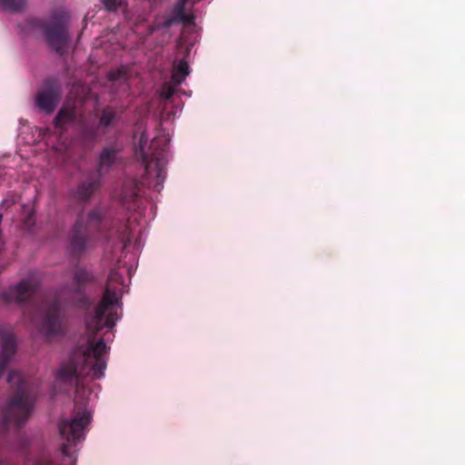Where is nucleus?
<instances>
[{
  "label": "nucleus",
  "instance_id": "1",
  "mask_svg": "<svg viewBox=\"0 0 465 465\" xmlns=\"http://www.w3.org/2000/svg\"><path fill=\"white\" fill-rule=\"evenodd\" d=\"M107 346L104 339H87L86 344L74 350L67 364L57 371V378L65 382H77L78 378L101 379L107 364Z\"/></svg>",
  "mask_w": 465,
  "mask_h": 465
},
{
  "label": "nucleus",
  "instance_id": "2",
  "mask_svg": "<svg viewBox=\"0 0 465 465\" xmlns=\"http://www.w3.org/2000/svg\"><path fill=\"white\" fill-rule=\"evenodd\" d=\"M121 276L116 272H112L108 277L104 294L94 312L86 318L85 324L89 333H95L103 328L112 329L117 321L115 307L119 306V290L112 285L118 282Z\"/></svg>",
  "mask_w": 465,
  "mask_h": 465
},
{
  "label": "nucleus",
  "instance_id": "3",
  "mask_svg": "<svg viewBox=\"0 0 465 465\" xmlns=\"http://www.w3.org/2000/svg\"><path fill=\"white\" fill-rule=\"evenodd\" d=\"M7 381L11 386H16L17 393L5 408V422L20 426L27 420L31 414L34 408V399L30 395L29 387L22 380L19 372L10 371Z\"/></svg>",
  "mask_w": 465,
  "mask_h": 465
},
{
  "label": "nucleus",
  "instance_id": "4",
  "mask_svg": "<svg viewBox=\"0 0 465 465\" xmlns=\"http://www.w3.org/2000/svg\"><path fill=\"white\" fill-rule=\"evenodd\" d=\"M91 412L83 410L75 412L71 419L62 420L58 424L60 434V450L63 455L70 456L72 447L84 437L86 426L91 422Z\"/></svg>",
  "mask_w": 465,
  "mask_h": 465
},
{
  "label": "nucleus",
  "instance_id": "5",
  "mask_svg": "<svg viewBox=\"0 0 465 465\" xmlns=\"http://www.w3.org/2000/svg\"><path fill=\"white\" fill-rule=\"evenodd\" d=\"M68 20V12L58 10L51 14L48 21H39L35 25L45 36L47 44L57 53H62L69 41L66 31Z\"/></svg>",
  "mask_w": 465,
  "mask_h": 465
},
{
  "label": "nucleus",
  "instance_id": "6",
  "mask_svg": "<svg viewBox=\"0 0 465 465\" xmlns=\"http://www.w3.org/2000/svg\"><path fill=\"white\" fill-rule=\"evenodd\" d=\"M146 143L147 137L143 134L139 141V152H137V154L140 155L145 163V174L142 184L152 186L154 190L160 192L165 179L167 158L164 152L161 151L153 153L152 158L148 160L144 152Z\"/></svg>",
  "mask_w": 465,
  "mask_h": 465
},
{
  "label": "nucleus",
  "instance_id": "7",
  "mask_svg": "<svg viewBox=\"0 0 465 465\" xmlns=\"http://www.w3.org/2000/svg\"><path fill=\"white\" fill-rule=\"evenodd\" d=\"M39 287V282L35 275L22 280L18 283L10 286L3 294V299L9 303H22L34 297Z\"/></svg>",
  "mask_w": 465,
  "mask_h": 465
},
{
  "label": "nucleus",
  "instance_id": "8",
  "mask_svg": "<svg viewBox=\"0 0 465 465\" xmlns=\"http://www.w3.org/2000/svg\"><path fill=\"white\" fill-rule=\"evenodd\" d=\"M0 377L3 375L5 367L11 361L16 350L15 340L12 333L0 331Z\"/></svg>",
  "mask_w": 465,
  "mask_h": 465
},
{
  "label": "nucleus",
  "instance_id": "9",
  "mask_svg": "<svg viewBox=\"0 0 465 465\" xmlns=\"http://www.w3.org/2000/svg\"><path fill=\"white\" fill-rule=\"evenodd\" d=\"M59 101L58 87L55 84H50L42 90L37 97L36 104L38 107L47 113H52L55 109Z\"/></svg>",
  "mask_w": 465,
  "mask_h": 465
},
{
  "label": "nucleus",
  "instance_id": "10",
  "mask_svg": "<svg viewBox=\"0 0 465 465\" xmlns=\"http://www.w3.org/2000/svg\"><path fill=\"white\" fill-rule=\"evenodd\" d=\"M139 184L132 178H128L124 182L120 199L123 203L134 202L138 197Z\"/></svg>",
  "mask_w": 465,
  "mask_h": 465
},
{
  "label": "nucleus",
  "instance_id": "11",
  "mask_svg": "<svg viewBox=\"0 0 465 465\" xmlns=\"http://www.w3.org/2000/svg\"><path fill=\"white\" fill-rule=\"evenodd\" d=\"M189 65L186 61L181 60L173 68L172 74V81L174 84L179 85L189 74Z\"/></svg>",
  "mask_w": 465,
  "mask_h": 465
},
{
  "label": "nucleus",
  "instance_id": "12",
  "mask_svg": "<svg viewBox=\"0 0 465 465\" xmlns=\"http://www.w3.org/2000/svg\"><path fill=\"white\" fill-rule=\"evenodd\" d=\"M60 330V323L54 317L47 316L39 328L40 332L46 336L57 333Z\"/></svg>",
  "mask_w": 465,
  "mask_h": 465
},
{
  "label": "nucleus",
  "instance_id": "13",
  "mask_svg": "<svg viewBox=\"0 0 465 465\" xmlns=\"http://www.w3.org/2000/svg\"><path fill=\"white\" fill-rule=\"evenodd\" d=\"M116 151L113 149H104L100 154L99 171L108 169L115 162Z\"/></svg>",
  "mask_w": 465,
  "mask_h": 465
},
{
  "label": "nucleus",
  "instance_id": "14",
  "mask_svg": "<svg viewBox=\"0 0 465 465\" xmlns=\"http://www.w3.org/2000/svg\"><path fill=\"white\" fill-rule=\"evenodd\" d=\"M99 185L100 183L98 181L84 183L78 187L76 191V196L81 200L87 199L94 193V192L99 187Z\"/></svg>",
  "mask_w": 465,
  "mask_h": 465
},
{
  "label": "nucleus",
  "instance_id": "15",
  "mask_svg": "<svg viewBox=\"0 0 465 465\" xmlns=\"http://www.w3.org/2000/svg\"><path fill=\"white\" fill-rule=\"evenodd\" d=\"M25 7V0H0V9L8 12H21Z\"/></svg>",
  "mask_w": 465,
  "mask_h": 465
},
{
  "label": "nucleus",
  "instance_id": "16",
  "mask_svg": "<svg viewBox=\"0 0 465 465\" xmlns=\"http://www.w3.org/2000/svg\"><path fill=\"white\" fill-rule=\"evenodd\" d=\"M188 0H177V3L173 8V16L179 22H188L191 20V16L185 14L184 6Z\"/></svg>",
  "mask_w": 465,
  "mask_h": 465
},
{
  "label": "nucleus",
  "instance_id": "17",
  "mask_svg": "<svg viewBox=\"0 0 465 465\" xmlns=\"http://www.w3.org/2000/svg\"><path fill=\"white\" fill-rule=\"evenodd\" d=\"M114 117H115V114H114V110L111 108H107L103 111L99 124L101 126L107 127L113 123Z\"/></svg>",
  "mask_w": 465,
  "mask_h": 465
},
{
  "label": "nucleus",
  "instance_id": "18",
  "mask_svg": "<svg viewBox=\"0 0 465 465\" xmlns=\"http://www.w3.org/2000/svg\"><path fill=\"white\" fill-rule=\"evenodd\" d=\"M74 114L72 109L63 108L59 111V113L55 118V122L57 124H59L64 122L71 121L74 119Z\"/></svg>",
  "mask_w": 465,
  "mask_h": 465
},
{
  "label": "nucleus",
  "instance_id": "19",
  "mask_svg": "<svg viewBox=\"0 0 465 465\" xmlns=\"http://www.w3.org/2000/svg\"><path fill=\"white\" fill-rule=\"evenodd\" d=\"M86 241L84 236H74L71 240V249L75 252H80L85 248Z\"/></svg>",
  "mask_w": 465,
  "mask_h": 465
},
{
  "label": "nucleus",
  "instance_id": "20",
  "mask_svg": "<svg viewBox=\"0 0 465 465\" xmlns=\"http://www.w3.org/2000/svg\"><path fill=\"white\" fill-rule=\"evenodd\" d=\"M90 279L89 273L84 269H77L74 272V280L78 286Z\"/></svg>",
  "mask_w": 465,
  "mask_h": 465
},
{
  "label": "nucleus",
  "instance_id": "21",
  "mask_svg": "<svg viewBox=\"0 0 465 465\" xmlns=\"http://www.w3.org/2000/svg\"><path fill=\"white\" fill-rule=\"evenodd\" d=\"M123 0H101L104 9L109 12H114L121 5Z\"/></svg>",
  "mask_w": 465,
  "mask_h": 465
},
{
  "label": "nucleus",
  "instance_id": "22",
  "mask_svg": "<svg viewBox=\"0 0 465 465\" xmlns=\"http://www.w3.org/2000/svg\"><path fill=\"white\" fill-rule=\"evenodd\" d=\"M174 23H180L179 21L176 20V17L175 16H170V17H167L163 22V25L162 26L164 27V28H168L170 26H172Z\"/></svg>",
  "mask_w": 465,
  "mask_h": 465
},
{
  "label": "nucleus",
  "instance_id": "23",
  "mask_svg": "<svg viewBox=\"0 0 465 465\" xmlns=\"http://www.w3.org/2000/svg\"><path fill=\"white\" fill-rule=\"evenodd\" d=\"M101 218V215L99 213L94 212L88 215V221L89 223H92L93 221H99Z\"/></svg>",
  "mask_w": 465,
  "mask_h": 465
},
{
  "label": "nucleus",
  "instance_id": "24",
  "mask_svg": "<svg viewBox=\"0 0 465 465\" xmlns=\"http://www.w3.org/2000/svg\"><path fill=\"white\" fill-rule=\"evenodd\" d=\"M109 77H110L111 80H116L117 79V77L115 76L114 73H110L109 74Z\"/></svg>",
  "mask_w": 465,
  "mask_h": 465
},
{
  "label": "nucleus",
  "instance_id": "25",
  "mask_svg": "<svg viewBox=\"0 0 465 465\" xmlns=\"http://www.w3.org/2000/svg\"><path fill=\"white\" fill-rule=\"evenodd\" d=\"M78 228H79V224H78V223H76V224H75V231H76V232H78Z\"/></svg>",
  "mask_w": 465,
  "mask_h": 465
}]
</instances>
